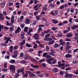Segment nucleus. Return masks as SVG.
Returning <instances> with one entry per match:
<instances>
[{
  "label": "nucleus",
  "mask_w": 78,
  "mask_h": 78,
  "mask_svg": "<svg viewBox=\"0 0 78 78\" xmlns=\"http://www.w3.org/2000/svg\"><path fill=\"white\" fill-rule=\"evenodd\" d=\"M2 70L3 72H7L8 71V69H3Z\"/></svg>",
  "instance_id": "0e129e2a"
},
{
  "label": "nucleus",
  "mask_w": 78,
  "mask_h": 78,
  "mask_svg": "<svg viewBox=\"0 0 78 78\" xmlns=\"http://www.w3.org/2000/svg\"><path fill=\"white\" fill-rule=\"evenodd\" d=\"M20 63L23 64H25L26 63H27V61L25 60L21 61L20 62Z\"/></svg>",
  "instance_id": "4be33fe9"
},
{
  "label": "nucleus",
  "mask_w": 78,
  "mask_h": 78,
  "mask_svg": "<svg viewBox=\"0 0 78 78\" xmlns=\"http://www.w3.org/2000/svg\"><path fill=\"white\" fill-rule=\"evenodd\" d=\"M69 74L68 73H66L65 75V78H69Z\"/></svg>",
  "instance_id": "2f4dec72"
},
{
  "label": "nucleus",
  "mask_w": 78,
  "mask_h": 78,
  "mask_svg": "<svg viewBox=\"0 0 78 78\" xmlns=\"http://www.w3.org/2000/svg\"><path fill=\"white\" fill-rule=\"evenodd\" d=\"M4 66V68H7V63L6 62L5 63Z\"/></svg>",
  "instance_id": "052dcab7"
},
{
  "label": "nucleus",
  "mask_w": 78,
  "mask_h": 78,
  "mask_svg": "<svg viewBox=\"0 0 78 78\" xmlns=\"http://www.w3.org/2000/svg\"><path fill=\"white\" fill-rule=\"evenodd\" d=\"M50 34H48L45 36V37H50Z\"/></svg>",
  "instance_id": "a18cd8bd"
},
{
  "label": "nucleus",
  "mask_w": 78,
  "mask_h": 78,
  "mask_svg": "<svg viewBox=\"0 0 78 78\" xmlns=\"http://www.w3.org/2000/svg\"><path fill=\"white\" fill-rule=\"evenodd\" d=\"M24 58L25 60H27V58H28V54H25V55H24Z\"/></svg>",
  "instance_id": "c85d7f7f"
},
{
  "label": "nucleus",
  "mask_w": 78,
  "mask_h": 78,
  "mask_svg": "<svg viewBox=\"0 0 78 78\" xmlns=\"http://www.w3.org/2000/svg\"><path fill=\"white\" fill-rule=\"evenodd\" d=\"M9 26L10 27H14V25H13V24H12V23H10L9 24Z\"/></svg>",
  "instance_id": "49530a36"
},
{
  "label": "nucleus",
  "mask_w": 78,
  "mask_h": 78,
  "mask_svg": "<svg viewBox=\"0 0 78 78\" xmlns=\"http://www.w3.org/2000/svg\"><path fill=\"white\" fill-rule=\"evenodd\" d=\"M46 33L45 32V31H44L43 32H42L41 35H40V36H42L43 37H44V35Z\"/></svg>",
  "instance_id": "b1692460"
},
{
  "label": "nucleus",
  "mask_w": 78,
  "mask_h": 78,
  "mask_svg": "<svg viewBox=\"0 0 78 78\" xmlns=\"http://www.w3.org/2000/svg\"><path fill=\"white\" fill-rule=\"evenodd\" d=\"M35 18H36L37 20H40V17H39L38 16H36Z\"/></svg>",
  "instance_id": "ea45409f"
},
{
  "label": "nucleus",
  "mask_w": 78,
  "mask_h": 78,
  "mask_svg": "<svg viewBox=\"0 0 78 78\" xmlns=\"http://www.w3.org/2000/svg\"><path fill=\"white\" fill-rule=\"evenodd\" d=\"M33 37L36 40H39V36L38 34H34Z\"/></svg>",
  "instance_id": "f257e3e1"
},
{
  "label": "nucleus",
  "mask_w": 78,
  "mask_h": 78,
  "mask_svg": "<svg viewBox=\"0 0 78 78\" xmlns=\"http://www.w3.org/2000/svg\"><path fill=\"white\" fill-rule=\"evenodd\" d=\"M5 2H4L1 5V8H4L5 7Z\"/></svg>",
  "instance_id": "6ab92c4d"
},
{
  "label": "nucleus",
  "mask_w": 78,
  "mask_h": 78,
  "mask_svg": "<svg viewBox=\"0 0 78 78\" xmlns=\"http://www.w3.org/2000/svg\"><path fill=\"white\" fill-rule=\"evenodd\" d=\"M50 30H48L44 31V32L45 33H46V34H47V33H48L50 32Z\"/></svg>",
  "instance_id": "c9c22d12"
},
{
  "label": "nucleus",
  "mask_w": 78,
  "mask_h": 78,
  "mask_svg": "<svg viewBox=\"0 0 78 78\" xmlns=\"http://www.w3.org/2000/svg\"><path fill=\"white\" fill-rule=\"evenodd\" d=\"M26 46L27 47H28V48H30V47H31V44H26Z\"/></svg>",
  "instance_id": "bb28decb"
},
{
  "label": "nucleus",
  "mask_w": 78,
  "mask_h": 78,
  "mask_svg": "<svg viewBox=\"0 0 78 78\" xmlns=\"http://www.w3.org/2000/svg\"><path fill=\"white\" fill-rule=\"evenodd\" d=\"M34 1H35L34 2V4H35V5H36V4H37V3H38V0H34Z\"/></svg>",
  "instance_id": "3c124183"
},
{
  "label": "nucleus",
  "mask_w": 78,
  "mask_h": 78,
  "mask_svg": "<svg viewBox=\"0 0 78 78\" xmlns=\"http://www.w3.org/2000/svg\"><path fill=\"white\" fill-rule=\"evenodd\" d=\"M45 61V60L44 58H43L42 59L40 60L39 61V62H44Z\"/></svg>",
  "instance_id": "58836bf2"
},
{
  "label": "nucleus",
  "mask_w": 78,
  "mask_h": 78,
  "mask_svg": "<svg viewBox=\"0 0 78 78\" xmlns=\"http://www.w3.org/2000/svg\"><path fill=\"white\" fill-rule=\"evenodd\" d=\"M78 28V26L76 25H74L73 26V27H71V29L72 30H76V28Z\"/></svg>",
  "instance_id": "9b49d317"
},
{
  "label": "nucleus",
  "mask_w": 78,
  "mask_h": 78,
  "mask_svg": "<svg viewBox=\"0 0 78 78\" xmlns=\"http://www.w3.org/2000/svg\"><path fill=\"white\" fill-rule=\"evenodd\" d=\"M73 77V74H69L68 78H71Z\"/></svg>",
  "instance_id": "a19ab883"
},
{
  "label": "nucleus",
  "mask_w": 78,
  "mask_h": 78,
  "mask_svg": "<svg viewBox=\"0 0 78 78\" xmlns=\"http://www.w3.org/2000/svg\"><path fill=\"white\" fill-rule=\"evenodd\" d=\"M12 46H11L9 48H10V51L11 52H12Z\"/></svg>",
  "instance_id": "72a5a7b5"
},
{
  "label": "nucleus",
  "mask_w": 78,
  "mask_h": 78,
  "mask_svg": "<svg viewBox=\"0 0 78 78\" xmlns=\"http://www.w3.org/2000/svg\"><path fill=\"white\" fill-rule=\"evenodd\" d=\"M17 74L19 73H20V69H18L17 71Z\"/></svg>",
  "instance_id": "e433bc0d"
},
{
  "label": "nucleus",
  "mask_w": 78,
  "mask_h": 78,
  "mask_svg": "<svg viewBox=\"0 0 78 78\" xmlns=\"http://www.w3.org/2000/svg\"><path fill=\"white\" fill-rule=\"evenodd\" d=\"M42 66H43L44 67H46V64L45 63H43L42 64Z\"/></svg>",
  "instance_id": "4d7b16f0"
},
{
  "label": "nucleus",
  "mask_w": 78,
  "mask_h": 78,
  "mask_svg": "<svg viewBox=\"0 0 78 78\" xmlns=\"http://www.w3.org/2000/svg\"><path fill=\"white\" fill-rule=\"evenodd\" d=\"M73 64H77L78 63V61H76V60H73Z\"/></svg>",
  "instance_id": "de8ad7c7"
},
{
  "label": "nucleus",
  "mask_w": 78,
  "mask_h": 78,
  "mask_svg": "<svg viewBox=\"0 0 78 78\" xmlns=\"http://www.w3.org/2000/svg\"><path fill=\"white\" fill-rule=\"evenodd\" d=\"M19 75H20V74H18L17 73H16L14 76V78H17L19 77Z\"/></svg>",
  "instance_id": "a878e982"
},
{
  "label": "nucleus",
  "mask_w": 78,
  "mask_h": 78,
  "mask_svg": "<svg viewBox=\"0 0 78 78\" xmlns=\"http://www.w3.org/2000/svg\"><path fill=\"white\" fill-rule=\"evenodd\" d=\"M72 56V55L71 54H66L65 56V57H66V58H71Z\"/></svg>",
  "instance_id": "0eeeda50"
},
{
  "label": "nucleus",
  "mask_w": 78,
  "mask_h": 78,
  "mask_svg": "<svg viewBox=\"0 0 78 78\" xmlns=\"http://www.w3.org/2000/svg\"><path fill=\"white\" fill-rule=\"evenodd\" d=\"M46 58L49 59L50 58H51V56H50V55H46Z\"/></svg>",
  "instance_id": "79ce46f5"
},
{
  "label": "nucleus",
  "mask_w": 78,
  "mask_h": 78,
  "mask_svg": "<svg viewBox=\"0 0 78 78\" xmlns=\"http://www.w3.org/2000/svg\"><path fill=\"white\" fill-rule=\"evenodd\" d=\"M32 44H34V45L33 46L34 48H37V45L36 43H35V42H33L32 43Z\"/></svg>",
  "instance_id": "423d86ee"
},
{
  "label": "nucleus",
  "mask_w": 78,
  "mask_h": 78,
  "mask_svg": "<svg viewBox=\"0 0 78 78\" xmlns=\"http://www.w3.org/2000/svg\"><path fill=\"white\" fill-rule=\"evenodd\" d=\"M28 29H29V27H25L23 29L25 33H27L28 31Z\"/></svg>",
  "instance_id": "20e7f679"
},
{
  "label": "nucleus",
  "mask_w": 78,
  "mask_h": 78,
  "mask_svg": "<svg viewBox=\"0 0 78 78\" xmlns=\"http://www.w3.org/2000/svg\"><path fill=\"white\" fill-rule=\"evenodd\" d=\"M30 75L31 77H33L34 76H36V75L33 73H30Z\"/></svg>",
  "instance_id": "aec40b11"
},
{
  "label": "nucleus",
  "mask_w": 78,
  "mask_h": 78,
  "mask_svg": "<svg viewBox=\"0 0 78 78\" xmlns=\"http://www.w3.org/2000/svg\"><path fill=\"white\" fill-rule=\"evenodd\" d=\"M39 47L40 48H44V45L40 43V44H39Z\"/></svg>",
  "instance_id": "5701e85b"
},
{
  "label": "nucleus",
  "mask_w": 78,
  "mask_h": 78,
  "mask_svg": "<svg viewBox=\"0 0 78 78\" xmlns=\"http://www.w3.org/2000/svg\"><path fill=\"white\" fill-rule=\"evenodd\" d=\"M52 23H55V24H56V23H58V20H55V19H53L52 20Z\"/></svg>",
  "instance_id": "9d476101"
},
{
  "label": "nucleus",
  "mask_w": 78,
  "mask_h": 78,
  "mask_svg": "<svg viewBox=\"0 0 78 78\" xmlns=\"http://www.w3.org/2000/svg\"><path fill=\"white\" fill-rule=\"evenodd\" d=\"M59 42L60 43V44L61 45H64L66 44V42L63 41V40L62 39L60 40Z\"/></svg>",
  "instance_id": "f03ea898"
},
{
  "label": "nucleus",
  "mask_w": 78,
  "mask_h": 78,
  "mask_svg": "<svg viewBox=\"0 0 78 78\" xmlns=\"http://www.w3.org/2000/svg\"><path fill=\"white\" fill-rule=\"evenodd\" d=\"M10 63H11L12 64L15 63L16 62V60L14 59H11L10 60Z\"/></svg>",
  "instance_id": "2eb2a0df"
},
{
  "label": "nucleus",
  "mask_w": 78,
  "mask_h": 78,
  "mask_svg": "<svg viewBox=\"0 0 78 78\" xmlns=\"http://www.w3.org/2000/svg\"><path fill=\"white\" fill-rule=\"evenodd\" d=\"M33 31V29H30L29 30V32H28L29 33H31Z\"/></svg>",
  "instance_id": "e2e57ef3"
},
{
  "label": "nucleus",
  "mask_w": 78,
  "mask_h": 78,
  "mask_svg": "<svg viewBox=\"0 0 78 78\" xmlns=\"http://www.w3.org/2000/svg\"><path fill=\"white\" fill-rule=\"evenodd\" d=\"M52 39L51 38H47L46 41H52Z\"/></svg>",
  "instance_id": "473e14b6"
},
{
  "label": "nucleus",
  "mask_w": 78,
  "mask_h": 78,
  "mask_svg": "<svg viewBox=\"0 0 78 78\" xmlns=\"http://www.w3.org/2000/svg\"><path fill=\"white\" fill-rule=\"evenodd\" d=\"M24 44L25 43H23V42L21 41V42L20 43L19 45H20L22 46L23 45H24Z\"/></svg>",
  "instance_id": "5fc2aeb1"
},
{
  "label": "nucleus",
  "mask_w": 78,
  "mask_h": 78,
  "mask_svg": "<svg viewBox=\"0 0 78 78\" xmlns=\"http://www.w3.org/2000/svg\"><path fill=\"white\" fill-rule=\"evenodd\" d=\"M60 68V69H64L65 67H66V66H62L61 67H59Z\"/></svg>",
  "instance_id": "8fccbe9b"
},
{
  "label": "nucleus",
  "mask_w": 78,
  "mask_h": 78,
  "mask_svg": "<svg viewBox=\"0 0 78 78\" xmlns=\"http://www.w3.org/2000/svg\"><path fill=\"white\" fill-rule=\"evenodd\" d=\"M13 2H11L10 3H9V6H13Z\"/></svg>",
  "instance_id": "13d9d810"
},
{
  "label": "nucleus",
  "mask_w": 78,
  "mask_h": 78,
  "mask_svg": "<svg viewBox=\"0 0 78 78\" xmlns=\"http://www.w3.org/2000/svg\"><path fill=\"white\" fill-rule=\"evenodd\" d=\"M51 13L52 14V15H53V16H55V13L53 12V11H51Z\"/></svg>",
  "instance_id": "69168bd1"
},
{
  "label": "nucleus",
  "mask_w": 78,
  "mask_h": 78,
  "mask_svg": "<svg viewBox=\"0 0 78 78\" xmlns=\"http://www.w3.org/2000/svg\"><path fill=\"white\" fill-rule=\"evenodd\" d=\"M70 69H71V68H70V67H68L66 68L65 70L66 71H68V70H70Z\"/></svg>",
  "instance_id": "09e8293b"
},
{
  "label": "nucleus",
  "mask_w": 78,
  "mask_h": 78,
  "mask_svg": "<svg viewBox=\"0 0 78 78\" xmlns=\"http://www.w3.org/2000/svg\"><path fill=\"white\" fill-rule=\"evenodd\" d=\"M17 56V55H12V57L13 58H15Z\"/></svg>",
  "instance_id": "864d4df0"
},
{
  "label": "nucleus",
  "mask_w": 78,
  "mask_h": 78,
  "mask_svg": "<svg viewBox=\"0 0 78 78\" xmlns=\"http://www.w3.org/2000/svg\"><path fill=\"white\" fill-rule=\"evenodd\" d=\"M49 55H51V56H55V54L54 53H53L52 52H48Z\"/></svg>",
  "instance_id": "7c9ffc66"
},
{
  "label": "nucleus",
  "mask_w": 78,
  "mask_h": 78,
  "mask_svg": "<svg viewBox=\"0 0 78 78\" xmlns=\"http://www.w3.org/2000/svg\"><path fill=\"white\" fill-rule=\"evenodd\" d=\"M28 73H25L24 75V78H27V77H28Z\"/></svg>",
  "instance_id": "f704fd0d"
},
{
  "label": "nucleus",
  "mask_w": 78,
  "mask_h": 78,
  "mask_svg": "<svg viewBox=\"0 0 78 78\" xmlns=\"http://www.w3.org/2000/svg\"><path fill=\"white\" fill-rule=\"evenodd\" d=\"M54 42H55V41L52 40V41H50L48 42V45H50L54 44Z\"/></svg>",
  "instance_id": "f3484780"
},
{
  "label": "nucleus",
  "mask_w": 78,
  "mask_h": 78,
  "mask_svg": "<svg viewBox=\"0 0 78 78\" xmlns=\"http://www.w3.org/2000/svg\"><path fill=\"white\" fill-rule=\"evenodd\" d=\"M68 32H69L68 30H65L63 31V33H68Z\"/></svg>",
  "instance_id": "603ef678"
},
{
  "label": "nucleus",
  "mask_w": 78,
  "mask_h": 78,
  "mask_svg": "<svg viewBox=\"0 0 78 78\" xmlns=\"http://www.w3.org/2000/svg\"><path fill=\"white\" fill-rule=\"evenodd\" d=\"M31 66L33 68H35V69H36V68H37V69H38L39 67L38 66H37L36 65H33L31 64Z\"/></svg>",
  "instance_id": "6e6552de"
},
{
  "label": "nucleus",
  "mask_w": 78,
  "mask_h": 78,
  "mask_svg": "<svg viewBox=\"0 0 78 78\" xmlns=\"http://www.w3.org/2000/svg\"><path fill=\"white\" fill-rule=\"evenodd\" d=\"M66 23H67V21H65L63 22L62 23V25H64V24H66Z\"/></svg>",
  "instance_id": "680f3d73"
},
{
  "label": "nucleus",
  "mask_w": 78,
  "mask_h": 78,
  "mask_svg": "<svg viewBox=\"0 0 78 78\" xmlns=\"http://www.w3.org/2000/svg\"><path fill=\"white\" fill-rule=\"evenodd\" d=\"M73 36V35L71 33H68V34L66 35V37H70Z\"/></svg>",
  "instance_id": "7ed1b4c3"
},
{
  "label": "nucleus",
  "mask_w": 78,
  "mask_h": 78,
  "mask_svg": "<svg viewBox=\"0 0 78 78\" xmlns=\"http://www.w3.org/2000/svg\"><path fill=\"white\" fill-rule=\"evenodd\" d=\"M4 27V26L3 25H1V24H0V32H1L2 31V30L3 29Z\"/></svg>",
  "instance_id": "ddd939ff"
},
{
  "label": "nucleus",
  "mask_w": 78,
  "mask_h": 78,
  "mask_svg": "<svg viewBox=\"0 0 78 78\" xmlns=\"http://www.w3.org/2000/svg\"><path fill=\"white\" fill-rule=\"evenodd\" d=\"M21 38H22V39H25V37H25L24 34H22L21 35Z\"/></svg>",
  "instance_id": "c03bdc74"
},
{
  "label": "nucleus",
  "mask_w": 78,
  "mask_h": 78,
  "mask_svg": "<svg viewBox=\"0 0 78 78\" xmlns=\"http://www.w3.org/2000/svg\"><path fill=\"white\" fill-rule=\"evenodd\" d=\"M60 9H64V5H62L60 6Z\"/></svg>",
  "instance_id": "37998d69"
},
{
  "label": "nucleus",
  "mask_w": 78,
  "mask_h": 78,
  "mask_svg": "<svg viewBox=\"0 0 78 78\" xmlns=\"http://www.w3.org/2000/svg\"><path fill=\"white\" fill-rule=\"evenodd\" d=\"M34 10L35 11H37L39 9V8L37 7V5H35L33 7Z\"/></svg>",
  "instance_id": "1a4fd4ad"
},
{
  "label": "nucleus",
  "mask_w": 78,
  "mask_h": 78,
  "mask_svg": "<svg viewBox=\"0 0 78 78\" xmlns=\"http://www.w3.org/2000/svg\"><path fill=\"white\" fill-rule=\"evenodd\" d=\"M50 6L51 8H53L54 7H55V5L54 4H52V2H51L50 4Z\"/></svg>",
  "instance_id": "412c9836"
},
{
  "label": "nucleus",
  "mask_w": 78,
  "mask_h": 78,
  "mask_svg": "<svg viewBox=\"0 0 78 78\" xmlns=\"http://www.w3.org/2000/svg\"><path fill=\"white\" fill-rule=\"evenodd\" d=\"M20 26L22 28H23L25 27V24L24 23H22Z\"/></svg>",
  "instance_id": "cd10ccee"
},
{
  "label": "nucleus",
  "mask_w": 78,
  "mask_h": 78,
  "mask_svg": "<svg viewBox=\"0 0 78 78\" xmlns=\"http://www.w3.org/2000/svg\"><path fill=\"white\" fill-rule=\"evenodd\" d=\"M56 62V60H54L52 61V62H51V64H55V63Z\"/></svg>",
  "instance_id": "4c0bfd02"
},
{
  "label": "nucleus",
  "mask_w": 78,
  "mask_h": 78,
  "mask_svg": "<svg viewBox=\"0 0 78 78\" xmlns=\"http://www.w3.org/2000/svg\"><path fill=\"white\" fill-rule=\"evenodd\" d=\"M24 55V54H23V52H22L20 54V58H23Z\"/></svg>",
  "instance_id": "c756f323"
},
{
  "label": "nucleus",
  "mask_w": 78,
  "mask_h": 78,
  "mask_svg": "<svg viewBox=\"0 0 78 78\" xmlns=\"http://www.w3.org/2000/svg\"><path fill=\"white\" fill-rule=\"evenodd\" d=\"M77 5H78V2H76L74 4V6H77Z\"/></svg>",
  "instance_id": "774afa93"
},
{
  "label": "nucleus",
  "mask_w": 78,
  "mask_h": 78,
  "mask_svg": "<svg viewBox=\"0 0 78 78\" xmlns=\"http://www.w3.org/2000/svg\"><path fill=\"white\" fill-rule=\"evenodd\" d=\"M10 69H11L12 70H14L16 69V67L14 65H11L10 66Z\"/></svg>",
  "instance_id": "39448f33"
},
{
  "label": "nucleus",
  "mask_w": 78,
  "mask_h": 78,
  "mask_svg": "<svg viewBox=\"0 0 78 78\" xmlns=\"http://www.w3.org/2000/svg\"><path fill=\"white\" fill-rule=\"evenodd\" d=\"M25 21L27 24H29L30 23V21L28 18H26Z\"/></svg>",
  "instance_id": "4468645a"
},
{
  "label": "nucleus",
  "mask_w": 78,
  "mask_h": 78,
  "mask_svg": "<svg viewBox=\"0 0 78 78\" xmlns=\"http://www.w3.org/2000/svg\"><path fill=\"white\" fill-rule=\"evenodd\" d=\"M54 13H55V14H58V10H55V12Z\"/></svg>",
  "instance_id": "338daca9"
},
{
  "label": "nucleus",
  "mask_w": 78,
  "mask_h": 78,
  "mask_svg": "<svg viewBox=\"0 0 78 78\" xmlns=\"http://www.w3.org/2000/svg\"><path fill=\"white\" fill-rule=\"evenodd\" d=\"M28 51L29 52H32L34 51V49H30L29 50H28Z\"/></svg>",
  "instance_id": "bf43d9fd"
},
{
  "label": "nucleus",
  "mask_w": 78,
  "mask_h": 78,
  "mask_svg": "<svg viewBox=\"0 0 78 78\" xmlns=\"http://www.w3.org/2000/svg\"><path fill=\"white\" fill-rule=\"evenodd\" d=\"M53 71H54L55 72L57 73L58 72V69L56 68H54L53 69Z\"/></svg>",
  "instance_id": "f8f14e48"
},
{
  "label": "nucleus",
  "mask_w": 78,
  "mask_h": 78,
  "mask_svg": "<svg viewBox=\"0 0 78 78\" xmlns=\"http://www.w3.org/2000/svg\"><path fill=\"white\" fill-rule=\"evenodd\" d=\"M37 21L36 20H34L32 23V26H34L35 25H36Z\"/></svg>",
  "instance_id": "a211bd4d"
},
{
  "label": "nucleus",
  "mask_w": 78,
  "mask_h": 78,
  "mask_svg": "<svg viewBox=\"0 0 78 78\" xmlns=\"http://www.w3.org/2000/svg\"><path fill=\"white\" fill-rule=\"evenodd\" d=\"M78 51V49L76 48L75 49H74L73 50V52L74 53H76V52H77Z\"/></svg>",
  "instance_id": "6e6d98bb"
},
{
  "label": "nucleus",
  "mask_w": 78,
  "mask_h": 78,
  "mask_svg": "<svg viewBox=\"0 0 78 78\" xmlns=\"http://www.w3.org/2000/svg\"><path fill=\"white\" fill-rule=\"evenodd\" d=\"M58 27H53L51 28V30L53 31H55L57 30Z\"/></svg>",
  "instance_id": "dca6fc26"
},
{
  "label": "nucleus",
  "mask_w": 78,
  "mask_h": 78,
  "mask_svg": "<svg viewBox=\"0 0 78 78\" xmlns=\"http://www.w3.org/2000/svg\"><path fill=\"white\" fill-rule=\"evenodd\" d=\"M58 45H59L60 46H61V45L60 44H55L54 46L55 48H58Z\"/></svg>",
  "instance_id": "393cba45"
}]
</instances>
